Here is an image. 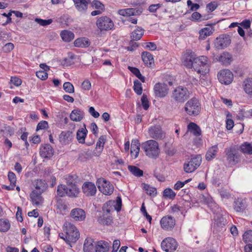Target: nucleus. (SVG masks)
Returning a JSON list of instances; mask_svg holds the SVG:
<instances>
[{
    "mask_svg": "<svg viewBox=\"0 0 252 252\" xmlns=\"http://www.w3.org/2000/svg\"><path fill=\"white\" fill-rule=\"evenodd\" d=\"M226 164L232 166L237 164L241 160L240 148L238 146L232 145L224 151Z\"/></svg>",
    "mask_w": 252,
    "mask_h": 252,
    "instance_id": "nucleus-1",
    "label": "nucleus"
},
{
    "mask_svg": "<svg viewBox=\"0 0 252 252\" xmlns=\"http://www.w3.org/2000/svg\"><path fill=\"white\" fill-rule=\"evenodd\" d=\"M63 231L66 233L67 244L71 246L80 237V233L77 228L71 222H65L63 224Z\"/></svg>",
    "mask_w": 252,
    "mask_h": 252,
    "instance_id": "nucleus-2",
    "label": "nucleus"
},
{
    "mask_svg": "<svg viewBox=\"0 0 252 252\" xmlns=\"http://www.w3.org/2000/svg\"><path fill=\"white\" fill-rule=\"evenodd\" d=\"M142 148L144 150L146 155L149 158H156L159 155L158 144L154 140H149L143 143Z\"/></svg>",
    "mask_w": 252,
    "mask_h": 252,
    "instance_id": "nucleus-3",
    "label": "nucleus"
},
{
    "mask_svg": "<svg viewBox=\"0 0 252 252\" xmlns=\"http://www.w3.org/2000/svg\"><path fill=\"white\" fill-rule=\"evenodd\" d=\"M193 68L197 73L204 75L209 71V63L208 58L202 56L195 58L194 61Z\"/></svg>",
    "mask_w": 252,
    "mask_h": 252,
    "instance_id": "nucleus-4",
    "label": "nucleus"
},
{
    "mask_svg": "<svg viewBox=\"0 0 252 252\" xmlns=\"http://www.w3.org/2000/svg\"><path fill=\"white\" fill-rule=\"evenodd\" d=\"M189 97L188 89L182 86L176 88L172 92L171 98L178 103H184Z\"/></svg>",
    "mask_w": 252,
    "mask_h": 252,
    "instance_id": "nucleus-5",
    "label": "nucleus"
},
{
    "mask_svg": "<svg viewBox=\"0 0 252 252\" xmlns=\"http://www.w3.org/2000/svg\"><path fill=\"white\" fill-rule=\"evenodd\" d=\"M184 109L189 115L197 116L200 112V104L197 98L193 97L187 101Z\"/></svg>",
    "mask_w": 252,
    "mask_h": 252,
    "instance_id": "nucleus-6",
    "label": "nucleus"
},
{
    "mask_svg": "<svg viewBox=\"0 0 252 252\" xmlns=\"http://www.w3.org/2000/svg\"><path fill=\"white\" fill-rule=\"evenodd\" d=\"M202 158L200 155L192 156L184 164V170L186 173H191L201 164Z\"/></svg>",
    "mask_w": 252,
    "mask_h": 252,
    "instance_id": "nucleus-7",
    "label": "nucleus"
},
{
    "mask_svg": "<svg viewBox=\"0 0 252 252\" xmlns=\"http://www.w3.org/2000/svg\"><path fill=\"white\" fill-rule=\"evenodd\" d=\"M96 25L101 32L112 30L114 27L113 21L107 16L99 17L96 22Z\"/></svg>",
    "mask_w": 252,
    "mask_h": 252,
    "instance_id": "nucleus-8",
    "label": "nucleus"
},
{
    "mask_svg": "<svg viewBox=\"0 0 252 252\" xmlns=\"http://www.w3.org/2000/svg\"><path fill=\"white\" fill-rule=\"evenodd\" d=\"M96 184L99 190L105 195L111 194L114 190V188L109 182L107 181L104 178H99L97 180Z\"/></svg>",
    "mask_w": 252,
    "mask_h": 252,
    "instance_id": "nucleus-9",
    "label": "nucleus"
},
{
    "mask_svg": "<svg viewBox=\"0 0 252 252\" xmlns=\"http://www.w3.org/2000/svg\"><path fill=\"white\" fill-rule=\"evenodd\" d=\"M218 78L219 81L225 85L230 84L233 80V74L232 72L228 69H224L220 70L218 74Z\"/></svg>",
    "mask_w": 252,
    "mask_h": 252,
    "instance_id": "nucleus-10",
    "label": "nucleus"
},
{
    "mask_svg": "<svg viewBox=\"0 0 252 252\" xmlns=\"http://www.w3.org/2000/svg\"><path fill=\"white\" fill-rule=\"evenodd\" d=\"M161 247L162 249L166 252H173L176 250L178 244L175 239L168 237L161 242Z\"/></svg>",
    "mask_w": 252,
    "mask_h": 252,
    "instance_id": "nucleus-11",
    "label": "nucleus"
},
{
    "mask_svg": "<svg viewBox=\"0 0 252 252\" xmlns=\"http://www.w3.org/2000/svg\"><path fill=\"white\" fill-rule=\"evenodd\" d=\"M150 136L155 139L160 140L165 137V133L162 130L159 125H156L150 127L148 130Z\"/></svg>",
    "mask_w": 252,
    "mask_h": 252,
    "instance_id": "nucleus-12",
    "label": "nucleus"
},
{
    "mask_svg": "<svg viewBox=\"0 0 252 252\" xmlns=\"http://www.w3.org/2000/svg\"><path fill=\"white\" fill-rule=\"evenodd\" d=\"M230 43V36L222 34L216 38L215 42V47L218 49H223L227 47Z\"/></svg>",
    "mask_w": 252,
    "mask_h": 252,
    "instance_id": "nucleus-13",
    "label": "nucleus"
},
{
    "mask_svg": "<svg viewBox=\"0 0 252 252\" xmlns=\"http://www.w3.org/2000/svg\"><path fill=\"white\" fill-rule=\"evenodd\" d=\"M154 91L156 97H164L168 93V88L165 83H158L155 84Z\"/></svg>",
    "mask_w": 252,
    "mask_h": 252,
    "instance_id": "nucleus-14",
    "label": "nucleus"
},
{
    "mask_svg": "<svg viewBox=\"0 0 252 252\" xmlns=\"http://www.w3.org/2000/svg\"><path fill=\"white\" fill-rule=\"evenodd\" d=\"M160 222L162 228L165 230H171L175 225V220L171 216H166L161 219Z\"/></svg>",
    "mask_w": 252,
    "mask_h": 252,
    "instance_id": "nucleus-15",
    "label": "nucleus"
},
{
    "mask_svg": "<svg viewBox=\"0 0 252 252\" xmlns=\"http://www.w3.org/2000/svg\"><path fill=\"white\" fill-rule=\"evenodd\" d=\"M141 8H128L124 9H120L118 13L123 16L130 17L132 16H139L142 13Z\"/></svg>",
    "mask_w": 252,
    "mask_h": 252,
    "instance_id": "nucleus-16",
    "label": "nucleus"
},
{
    "mask_svg": "<svg viewBox=\"0 0 252 252\" xmlns=\"http://www.w3.org/2000/svg\"><path fill=\"white\" fill-rule=\"evenodd\" d=\"M54 153L53 147L49 144H42L40 148V155L43 158H50Z\"/></svg>",
    "mask_w": 252,
    "mask_h": 252,
    "instance_id": "nucleus-17",
    "label": "nucleus"
},
{
    "mask_svg": "<svg viewBox=\"0 0 252 252\" xmlns=\"http://www.w3.org/2000/svg\"><path fill=\"white\" fill-rule=\"evenodd\" d=\"M82 191L87 196H94L96 192L95 185L92 182H85L82 186Z\"/></svg>",
    "mask_w": 252,
    "mask_h": 252,
    "instance_id": "nucleus-18",
    "label": "nucleus"
},
{
    "mask_svg": "<svg viewBox=\"0 0 252 252\" xmlns=\"http://www.w3.org/2000/svg\"><path fill=\"white\" fill-rule=\"evenodd\" d=\"M73 137V135L72 131L69 130L63 131L59 135V139L62 144L66 145L69 144L72 141Z\"/></svg>",
    "mask_w": 252,
    "mask_h": 252,
    "instance_id": "nucleus-19",
    "label": "nucleus"
},
{
    "mask_svg": "<svg viewBox=\"0 0 252 252\" xmlns=\"http://www.w3.org/2000/svg\"><path fill=\"white\" fill-rule=\"evenodd\" d=\"M71 217L75 220L82 221L86 217L85 211L80 208H75L72 210L70 213Z\"/></svg>",
    "mask_w": 252,
    "mask_h": 252,
    "instance_id": "nucleus-20",
    "label": "nucleus"
},
{
    "mask_svg": "<svg viewBox=\"0 0 252 252\" xmlns=\"http://www.w3.org/2000/svg\"><path fill=\"white\" fill-rule=\"evenodd\" d=\"M195 59L194 53L192 52H187L183 58L184 64L188 68H193L194 61Z\"/></svg>",
    "mask_w": 252,
    "mask_h": 252,
    "instance_id": "nucleus-21",
    "label": "nucleus"
},
{
    "mask_svg": "<svg viewBox=\"0 0 252 252\" xmlns=\"http://www.w3.org/2000/svg\"><path fill=\"white\" fill-rule=\"evenodd\" d=\"M84 116V112L81 109L77 108L71 111L69 117L72 121L80 122L83 119Z\"/></svg>",
    "mask_w": 252,
    "mask_h": 252,
    "instance_id": "nucleus-22",
    "label": "nucleus"
},
{
    "mask_svg": "<svg viewBox=\"0 0 252 252\" xmlns=\"http://www.w3.org/2000/svg\"><path fill=\"white\" fill-rule=\"evenodd\" d=\"M212 18L211 14H201L198 12H194L191 16L190 20L193 22H201Z\"/></svg>",
    "mask_w": 252,
    "mask_h": 252,
    "instance_id": "nucleus-23",
    "label": "nucleus"
},
{
    "mask_svg": "<svg viewBox=\"0 0 252 252\" xmlns=\"http://www.w3.org/2000/svg\"><path fill=\"white\" fill-rule=\"evenodd\" d=\"M144 63L148 67H152L154 65V60L152 55L148 52H143L141 55Z\"/></svg>",
    "mask_w": 252,
    "mask_h": 252,
    "instance_id": "nucleus-24",
    "label": "nucleus"
},
{
    "mask_svg": "<svg viewBox=\"0 0 252 252\" xmlns=\"http://www.w3.org/2000/svg\"><path fill=\"white\" fill-rule=\"evenodd\" d=\"M43 192H40L37 190H33L30 196L33 204L36 206L41 204L43 202V198L41 194Z\"/></svg>",
    "mask_w": 252,
    "mask_h": 252,
    "instance_id": "nucleus-25",
    "label": "nucleus"
},
{
    "mask_svg": "<svg viewBox=\"0 0 252 252\" xmlns=\"http://www.w3.org/2000/svg\"><path fill=\"white\" fill-rule=\"evenodd\" d=\"M110 247V244L107 242L104 241H98L95 246V252H108Z\"/></svg>",
    "mask_w": 252,
    "mask_h": 252,
    "instance_id": "nucleus-26",
    "label": "nucleus"
},
{
    "mask_svg": "<svg viewBox=\"0 0 252 252\" xmlns=\"http://www.w3.org/2000/svg\"><path fill=\"white\" fill-rule=\"evenodd\" d=\"M234 209L237 212H243L246 208L245 200L238 198L235 199L233 204Z\"/></svg>",
    "mask_w": 252,
    "mask_h": 252,
    "instance_id": "nucleus-27",
    "label": "nucleus"
},
{
    "mask_svg": "<svg viewBox=\"0 0 252 252\" xmlns=\"http://www.w3.org/2000/svg\"><path fill=\"white\" fill-rule=\"evenodd\" d=\"M140 151V143L137 139H133L132 140L131 145V156L134 157V158H136L139 153Z\"/></svg>",
    "mask_w": 252,
    "mask_h": 252,
    "instance_id": "nucleus-28",
    "label": "nucleus"
},
{
    "mask_svg": "<svg viewBox=\"0 0 252 252\" xmlns=\"http://www.w3.org/2000/svg\"><path fill=\"white\" fill-rule=\"evenodd\" d=\"M214 31V28L212 26H209L202 29L199 32V39L200 40L205 39L207 37L211 35Z\"/></svg>",
    "mask_w": 252,
    "mask_h": 252,
    "instance_id": "nucleus-29",
    "label": "nucleus"
},
{
    "mask_svg": "<svg viewBox=\"0 0 252 252\" xmlns=\"http://www.w3.org/2000/svg\"><path fill=\"white\" fill-rule=\"evenodd\" d=\"M76 9L79 11H85L87 9L90 0H73Z\"/></svg>",
    "mask_w": 252,
    "mask_h": 252,
    "instance_id": "nucleus-30",
    "label": "nucleus"
},
{
    "mask_svg": "<svg viewBox=\"0 0 252 252\" xmlns=\"http://www.w3.org/2000/svg\"><path fill=\"white\" fill-rule=\"evenodd\" d=\"M34 186L35 189L40 192H43L48 187L47 184L45 180L37 179L34 183Z\"/></svg>",
    "mask_w": 252,
    "mask_h": 252,
    "instance_id": "nucleus-31",
    "label": "nucleus"
},
{
    "mask_svg": "<svg viewBox=\"0 0 252 252\" xmlns=\"http://www.w3.org/2000/svg\"><path fill=\"white\" fill-rule=\"evenodd\" d=\"M219 148L217 145H214L210 147L206 154V159L210 161L214 158L218 152Z\"/></svg>",
    "mask_w": 252,
    "mask_h": 252,
    "instance_id": "nucleus-32",
    "label": "nucleus"
},
{
    "mask_svg": "<svg viewBox=\"0 0 252 252\" xmlns=\"http://www.w3.org/2000/svg\"><path fill=\"white\" fill-rule=\"evenodd\" d=\"M219 61L222 64L227 66L229 65L232 61V58L229 53L224 52L219 57Z\"/></svg>",
    "mask_w": 252,
    "mask_h": 252,
    "instance_id": "nucleus-33",
    "label": "nucleus"
},
{
    "mask_svg": "<svg viewBox=\"0 0 252 252\" xmlns=\"http://www.w3.org/2000/svg\"><path fill=\"white\" fill-rule=\"evenodd\" d=\"M84 128H81L77 130L76 138L79 143L84 144L87 136L88 130L86 128L85 125H84Z\"/></svg>",
    "mask_w": 252,
    "mask_h": 252,
    "instance_id": "nucleus-34",
    "label": "nucleus"
},
{
    "mask_svg": "<svg viewBox=\"0 0 252 252\" xmlns=\"http://www.w3.org/2000/svg\"><path fill=\"white\" fill-rule=\"evenodd\" d=\"M67 196L70 197H76L80 192V189L76 184H72L67 187Z\"/></svg>",
    "mask_w": 252,
    "mask_h": 252,
    "instance_id": "nucleus-35",
    "label": "nucleus"
},
{
    "mask_svg": "<svg viewBox=\"0 0 252 252\" xmlns=\"http://www.w3.org/2000/svg\"><path fill=\"white\" fill-rule=\"evenodd\" d=\"M245 92L249 95H252V78L246 79L243 84Z\"/></svg>",
    "mask_w": 252,
    "mask_h": 252,
    "instance_id": "nucleus-36",
    "label": "nucleus"
},
{
    "mask_svg": "<svg viewBox=\"0 0 252 252\" xmlns=\"http://www.w3.org/2000/svg\"><path fill=\"white\" fill-rule=\"evenodd\" d=\"M188 130L195 136H199L201 134V130L198 126L196 124L190 122L188 126Z\"/></svg>",
    "mask_w": 252,
    "mask_h": 252,
    "instance_id": "nucleus-37",
    "label": "nucleus"
},
{
    "mask_svg": "<svg viewBox=\"0 0 252 252\" xmlns=\"http://www.w3.org/2000/svg\"><path fill=\"white\" fill-rule=\"evenodd\" d=\"M57 213L63 214L67 209V205L61 199H58L55 205Z\"/></svg>",
    "mask_w": 252,
    "mask_h": 252,
    "instance_id": "nucleus-38",
    "label": "nucleus"
},
{
    "mask_svg": "<svg viewBox=\"0 0 252 252\" xmlns=\"http://www.w3.org/2000/svg\"><path fill=\"white\" fill-rule=\"evenodd\" d=\"M11 226L9 220L7 219H0V232H6Z\"/></svg>",
    "mask_w": 252,
    "mask_h": 252,
    "instance_id": "nucleus-39",
    "label": "nucleus"
},
{
    "mask_svg": "<svg viewBox=\"0 0 252 252\" xmlns=\"http://www.w3.org/2000/svg\"><path fill=\"white\" fill-rule=\"evenodd\" d=\"M94 241L92 239L88 238L85 240L83 246L84 252H93L94 248Z\"/></svg>",
    "mask_w": 252,
    "mask_h": 252,
    "instance_id": "nucleus-40",
    "label": "nucleus"
},
{
    "mask_svg": "<svg viewBox=\"0 0 252 252\" xmlns=\"http://www.w3.org/2000/svg\"><path fill=\"white\" fill-rule=\"evenodd\" d=\"M60 35L62 39L64 41L67 42H70L74 37V33L72 32L67 30L62 31Z\"/></svg>",
    "mask_w": 252,
    "mask_h": 252,
    "instance_id": "nucleus-41",
    "label": "nucleus"
},
{
    "mask_svg": "<svg viewBox=\"0 0 252 252\" xmlns=\"http://www.w3.org/2000/svg\"><path fill=\"white\" fill-rule=\"evenodd\" d=\"M144 30L141 27H138L131 33V38L133 40H140L144 34Z\"/></svg>",
    "mask_w": 252,
    "mask_h": 252,
    "instance_id": "nucleus-42",
    "label": "nucleus"
},
{
    "mask_svg": "<svg viewBox=\"0 0 252 252\" xmlns=\"http://www.w3.org/2000/svg\"><path fill=\"white\" fill-rule=\"evenodd\" d=\"M97 221L100 224L109 225L112 222V219L110 216H106L104 213L102 214H99L97 218Z\"/></svg>",
    "mask_w": 252,
    "mask_h": 252,
    "instance_id": "nucleus-43",
    "label": "nucleus"
},
{
    "mask_svg": "<svg viewBox=\"0 0 252 252\" xmlns=\"http://www.w3.org/2000/svg\"><path fill=\"white\" fill-rule=\"evenodd\" d=\"M239 148H240V152L241 151L244 154H252V146L251 144L248 142L244 143L239 147Z\"/></svg>",
    "mask_w": 252,
    "mask_h": 252,
    "instance_id": "nucleus-44",
    "label": "nucleus"
},
{
    "mask_svg": "<svg viewBox=\"0 0 252 252\" xmlns=\"http://www.w3.org/2000/svg\"><path fill=\"white\" fill-rule=\"evenodd\" d=\"M74 46L77 47H84L90 45V42L85 38H78L74 42Z\"/></svg>",
    "mask_w": 252,
    "mask_h": 252,
    "instance_id": "nucleus-45",
    "label": "nucleus"
},
{
    "mask_svg": "<svg viewBox=\"0 0 252 252\" xmlns=\"http://www.w3.org/2000/svg\"><path fill=\"white\" fill-rule=\"evenodd\" d=\"M128 169L133 175L136 177H141L143 175V171L135 166L128 165Z\"/></svg>",
    "mask_w": 252,
    "mask_h": 252,
    "instance_id": "nucleus-46",
    "label": "nucleus"
},
{
    "mask_svg": "<svg viewBox=\"0 0 252 252\" xmlns=\"http://www.w3.org/2000/svg\"><path fill=\"white\" fill-rule=\"evenodd\" d=\"M225 221L222 217L218 218L215 220L214 227L217 229L218 231L222 230V227L225 225Z\"/></svg>",
    "mask_w": 252,
    "mask_h": 252,
    "instance_id": "nucleus-47",
    "label": "nucleus"
},
{
    "mask_svg": "<svg viewBox=\"0 0 252 252\" xmlns=\"http://www.w3.org/2000/svg\"><path fill=\"white\" fill-rule=\"evenodd\" d=\"M143 189L146 191V193L150 195H156L157 194V189L148 184H142Z\"/></svg>",
    "mask_w": 252,
    "mask_h": 252,
    "instance_id": "nucleus-48",
    "label": "nucleus"
},
{
    "mask_svg": "<svg viewBox=\"0 0 252 252\" xmlns=\"http://www.w3.org/2000/svg\"><path fill=\"white\" fill-rule=\"evenodd\" d=\"M67 187L64 185H60L58 187L57 193L58 195L60 197H63L67 195Z\"/></svg>",
    "mask_w": 252,
    "mask_h": 252,
    "instance_id": "nucleus-49",
    "label": "nucleus"
},
{
    "mask_svg": "<svg viewBox=\"0 0 252 252\" xmlns=\"http://www.w3.org/2000/svg\"><path fill=\"white\" fill-rule=\"evenodd\" d=\"M115 202L113 201H109L105 203L103 207V211L104 213L106 212L107 213L109 214L111 212L114 210Z\"/></svg>",
    "mask_w": 252,
    "mask_h": 252,
    "instance_id": "nucleus-50",
    "label": "nucleus"
},
{
    "mask_svg": "<svg viewBox=\"0 0 252 252\" xmlns=\"http://www.w3.org/2000/svg\"><path fill=\"white\" fill-rule=\"evenodd\" d=\"M133 90L137 94L140 95L142 94V84L139 80H136L134 81Z\"/></svg>",
    "mask_w": 252,
    "mask_h": 252,
    "instance_id": "nucleus-51",
    "label": "nucleus"
},
{
    "mask_svg": "<svg viewBox=\"0 0 252 252\" xmlns=\"http://www.w3.org/2000/svg\"><path fill=\"white\" fill-rule=\"evenodd\" d=\"M163 196L169 199H173L176 196V193L171 189L167 188L163 191Z\"/></svg>",
    "mask_w": 252,
    "mask_h": 252,
    "instance_id": "nucleus-52",
    "label": "nucleus"
},
{
    "mask_svg": "<svg viewBox=\"0 0 252 252\" xmlns=\"http://www.w3.org/2000/svg\"><path fill=\"white\" fill-rule=\"evenodd\" d=\"M105 141V138L104 136H101L96 144V149H99V151H101L103 148L104 145Z\"/></svg>",
    "mask_w": 252,
    "mask_h": 252,
    "instance_id": "nucleus-53",
    "label": "nucleus"
},
{
    "mask_svg": "<svg viewBox=\"0 0 252 252\" xmlns=\"http://www.w3.org/2000/svg\"><path fill=\"white\" fill-rule=\"evenodd\" d=\"M64 90L68 93H73L74 92V87L72 84L68 82H65L63 85Z\"/></svg>",
    "mask_w": 252,
    "mask_h": 252,
    "instance_id": "nucleus-54",
    "label": "nucleus"
},
{
    "mask_svg": "<svg viewBox=\"0 0 252 252\" xmlns=\"http://www.w3.org/2000/svg\"><path fill=\"white\" fill-rule=\"evenodd\" d=\"M35 21L41 26H46L51 24L52 23L53 20L51 19L43 20L40 18H36L35 19Z\"/></svg>",
    "mask_w": 252,
    "mask_h": 252,
    "instance_id": "nucleus-55",
    "label": "nucleus"
},
{
    "mask_svg": "<svg viewBox=\"0 0 252 252\" xmlns=\"http://www.w3.org/2000/svg\"><path fill=\"white\" fill-rule=\"evenodd\" d=\"M91 5L93 8L97 9L103 10L104 9V5L100 1L97 0H93L91 3Z\"/></svg>",
    "mask_w": 252,
    "mask_h": 252,
    "instance_id": "nucleus-56",
    "label": "nucleus"
},
{
    "mask_svg": "<svg viewBox=\"0 0 252 252\" xmlns=\"http://www.w3.org/2000/svg\"><path fill=\"white\" fill-rule=\"evenodd\" d=\"M162 6L161 3L151 4L148 8V10L151 13H155L157 10Z\"/></svg>",
    "mask_w": 252,
    "mask_h": 252,
    "instance_id": "nucleus-57",
    "label": "nucleus"
},
{
    "mask_svg": "<svg viewBox=\"0 0 252 252\" xmlns=\"http://www.w3.org/2000/svg\"><path fill=\"white\" fill-rule=\"evenodd\" d=\"M36 76L42 80H45L48 78V74L44 71L39 70L36 72Z\"/></svg>",
    "mask_w": 252,
    "mask_h": 252,
    "instance_id": "nucleus-58",
    "label": "nucleus"
},
{
    "mask_svg": "<svg viewBox=\"0 0 252 252\" xmlns=\"http://www.w3.org/2000/svg\"><path fill=\"white\" fill-rule=\"evenodd\" d=\"M48 126V123L46 121L40 122L37 125L36 130L38 131L41 129H44Z\"/></svg>",
    "mask_w": 252,
    "mask_h": 252,
    "instance_id": "nucleus-59",
    "label": "nucleus"
},
{
    "mask_svg": "<svg viewBox=\"0 0 252 252\" xmlns=\"http://www.w3.org/2000/svg\"><path fill=\"white\" fill-rule=\"evenodd\" d=\"M141 102L143 108L147 110L149 107V101L145 94H143L141 97Z\"/></svg>",
    "mask_w": 252,
    "mask_h": 252,
    "instance_id": "nucleus-60",
    "label": "nucleus"
},
{
    "mask_svg": "<svg viewBox=\"0 0 252 252\" xmlns=\"http://www.w3.org/2000/svg\"><path fill=\"white\" fill-rule=\"evenodd\" d=\"M199 201L205 204H209L212 201V198L210 197H205L203 194H200L198 197Z\"/></svg>",
    "mask_w": 252,
    "mask_h": 252,
    "instance_id": "nucleus-61",
    "label": "nucleus"
},
{
    "mask_svg": "<svg viewBox=\"0 0 252 252\" xmlns=\"http://www.w3.org/2000/svg\"><path fill=\"white\" fill-rule=\"evenodd\" d=\"M187 5L188 6H190V10L193 11L198 10L200 5L197 3H193L192 1L190 0H188L187 1Z\"/></svg>",
    "mask_w": 252,
    "mask_h": 252,
    "instance_id": "nucleus-62",
    "label": "nucleus"
},
{
    "mask_svg": "<svg viewBox=\"0 0 252 252\" xmlns=\"http://www.w3.org/2000/svg\"><path fill=\"white\" fill-rule=\"evenodd\" d=\"M243 238L246 241L252 242V230H249L245 232L243 235Z\"/></svg>",
    "mask_w": 252,
    "mask_h": 252,
    "instance_id": "nucleus-63",
    "label": "nucleus"
},
{
    "mask_svg": "<svg viewBox=\"0 0 252 252\" xmlns=\"http://www.w3.org/2000/svg\"><path fill=\"white\" fill-rule=\"evenodd\" d=\"M120 241L119 240H115L113 242V244L112 246V252H117L120 246Z\"/></svg>",
    "mask_w": 252,
    "mask_h": 252,
    "instance_id": "nucleus-64",
    "label": "nucleus"
}]
</instances>
